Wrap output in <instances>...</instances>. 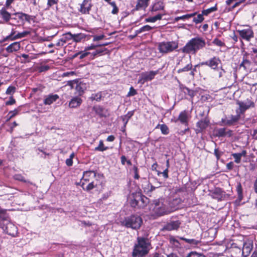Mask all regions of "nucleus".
I'll return each mask as SVG.
<instances>
[{"mask_svg":"<svg viewBox=\"0 0 257 257\" xmlns=\"http://www.w3.org/2000/svg\"><path fill=\"white\" fill-rule=\"evenodd\" d=\"M206 45L205 40L201 37H196L190 39L182 48L184 53L195 55L197 52L202 49Z\"/></svg>","mask_w":257,"mask_h":257,"instance_id":"nucleus-1","label":"nucleus"},{"mask_svg":"<svg viewBox=\"0 0 257 257\" xmlns=\"http://www.w3.org/2000/svg\"><path fill=\"white\" fill-rule=\"evenodd\" d=\"M151 246V243L147 238L138 237L137 243L135 244L132 252L133 257H144L148 253Z\"/></svg>","mask_w":257,"mask_h":257,"instance_id":"nucleus-2","label":"nucleus"},{"mask_svg":"<svg viewBox=\"0 0 257 257\" xmlns=\"http://www.w3.org/2000/svg\"><path fill=\"white\" fill-rule=\"evenodd\" d=\"M119 222L122 226L137 230L141 227L143 223V219L140 216L133 214L121 218Z\"/></svg>","mask_w":257,"mask_h":257,"instance_id":"nucleus-3","label":"nucleus"},{"mask_svg":"<svg viewBox=\"0 0 257 257\" xmlns=\"http://www.w3.org/2000/svg\"><path fill=\"white\" fill-rule=\"evenodd\" d=\"M178 47V43L176 41H163L158 43V49L161 53L168 54L173 52Z\"/></svg>","mask_w":257,"mask_h":257,"instance_id":"nucleus-4","label":"nucleus"},{"mask_svg":"<svg viewBox=\"0 0 257 257\" xmlns=\"http://www.w3.org/2000/svg\"><path fill=\"white\" fill-rule=\"evenodd\" d=\"M0 227L10 235L15 236L17 234V227L9 221V217L0 224Z\"/></svg>","mask_w":257,"mask_h":257,"instance_id":"nucleus-5","label":"nucleus"},{"mask_svg":"<svg viewBox=\"0 0 257 257\" xmlns=\"http://www.w3.org/2000/svg\"><path fill=\"white\" fill-rule=\"evenodd\" d=\"M236 104L239 106V107L236 109V113L239 114L240 116L243 114L246 110L255 106L254 103L248 98L244 101L237 100Z\"/></svg>","mask_w":257,"mask_h":257,"instance_id":"nucleus-6","label":"nucleus"},{"mask_svg":"<svg viewBox=\"0 0 257 257\" xmlns=\"http://www.w3.org/2000/svg\"><path fill=\"white\" fill-rule=\"evenodd\" d=\"M240 115L236 113V115H225L221 119L219 124L221 126H232L237 124L240 119Z\"/></svg>","mask_w":257,"mask_h":257,"instance_id":"nucleus-7","label":"nucleus"},{"mask_svg":"<svg viewBox=\"0 0 257 257\" xmlns=\"http://www.w3.org/2000/svg\"><path fill=\"white\" fill-rule=\"evenodd\" d=\"M67 84L70 86L71 88H75L76 91V94L78 96L82 95L87 88L86 83L79 82L77 80L69 81L68 82Z\"/></svg>","mask_w":257,"mask_h":257,"instance_id":"nucleus-8","label":"nucleus"},{"mask_svg":"<svg viewBox=\"0 0 257 257\" xmlns=\"http://www.w3.org/2000/svg\"><path fill=\"white\" fill-rule=\"evenodd\" d=\"M158 72L159 70H156L145 72L141 73L139 79V83L143 84L146 82L151 81L154 78L155 76L158 73Z\"/></svg>","mask_w":257,"mask_h":257,"instance_id":"nucleus-9","label":"nucleus"},{"mask_svg":"<svg viewBox=\"0 0 257 257\" xmlns=\"http://www.w3.org/2000/svg\"><path fill=\"white\" fill-rule=\"evenodd\" d=\"M92 4L91 0H83L81 4H79L78 11L83 15L89 14L91 10Z\"/></svg>","mask_w":257,"mask_h":257,"instance_id":"nucleus-10","label":"nucleus"},{"mask_svg":"<svg viewBox=\"0 0 257 257\" xmlns=\"http://www.w3.org/2000/svg\"><path fill=\"white\" fill-rule=\"evenodd\" d=\"M237 32L238 33L242 39L248 42L250 41L254 37L253 32L250 27L242 30H238Z\"/></svg>","mask_w":257,"mask_h":257,"instance_id":"nucleus-11","label":"nucleus"},{"mask_svg":"<svg viewBox=\"0 0 257 257\" xmlns=\"http://www.w3.org/2000/svg\"><path fill=\"white\" fill-rule=\"evenodd\" d=\"M253 243L252 239H247L244 241L241 247L243 257H247L249 255L253 249Z\"/></svg>","mask_w":257,"mask_h":257,"instance_id":"nucleus-12","label":"nucleus"},{"mask_svg":"<svg viewBox=\"0 0 257 257\" xmlns=\"http://www.w3.org/2000/svg\"><path fill=\"white\" fill-rule=\"evenodd\" d=\"M96 172L94 171H86L83 172V177L81 180V186L83 187L86 183L93 181L95 178Z\"/></svg>","mask_w":257,"mask_h":257,"instance_id":"nucleus-13","label":"nucleus"},{"mask_svg":"<svg viewBox=\"0 0 257 257\" xmlns=\"http://www.w3.org/2000/svg\"><path fill=\"white\" fill-rule=\"evenodd\" d=\"M14 16H16L18 18V23H21L23 24L25 23V22H28L31 23L32 21L34 20V17L32 16L28 15L22 12H17L13 14Z\"/></svg>","mask_w":257,"mask_h":257,"instance_id":"nucleus-14","label":"nucleus"},{"mask_svg":"<svg viewBox=\"0 0 257 257\" xmlns=\"http://www.w3.org/2000/svg\"><path fill=\"white\" fill-rule=\"evenodd\" d=\"M221 63V61L219 58L213 57L208 61L202 62L200 63L201 65H206L210 67L211 69L216 70L218 68V65Z\"/></svg>","mask_w":257,"mask_h":257,"instance_id":"nucleus-15","label":"nucleus"},{"mask_svg":"<svg viewBox=\"0 0 257 257\" xmlns=\"http://www.w3.org/2000/svg\"><path fill=\"white\" fill-rule=\"evenodd\" d=\"M230 252L234 257H243L241 247L239 246L236 243L231 244Z\"/></svg>","mask_w":257,"mask_h":257,"instance_id":"nucleus-16","label":"nucleus"},{"mask_svg":"<svg viewBox=\"0 0 257 257\" xmlns=\"http://www.w3.org/2000/svg\"><path fill=\"white\" fill-rule=\"evenodd\" d=\"M189 120V113L186 110L181 111L177 118L175 121L176 122L178 120L182 124L185 125H188Z\"/></svg>","mask_w":257,"mask_h":257,"instance_id":"nucleus-17","label":"nucleus"},{"mask_svg":"<svg viewBox=\"0 0 257 257\" xmlns=\"http://www.w3.org/2000/svg\"><path fill=\"white\" fill-rule=\"evenodd\" d=\"M211 197L217 200H222L225 196V192L221 189L215 188L211 193Z\"/></svg>","mask_w":257,"mask_h":257,"instance_id":"nucleus-18","label":"nucleus"},{"mask_svg":"<svg viewBox=\"0 0 257 257\" xmlns=\"http://www.w3.org/2000/svg\"><path fill=\"white\" fill-rule=\"evenodd\" d=\"M209 123L210 121L207 117H205L199 120L196 124V126L199 128L197 133L201 132L205 130L209 126Z\"/></svg>","mask_w":257,"mask_h":257,"instance_id":"nucleus-19","label":"nucleus"},{"mask_svg":"<svg viewBox=\"0 0 257 257\" xmlns=\"http://www.w3.org/2000/svg\"><path fill=\"white\" fill-rule=\"evenodd\" d=\"M59 96L57 94H50L46 95L44 97V104L45 105H51L55 102L58 98Z\"/></svg>","mask_w":257,"mask_h":257,"instance_id":"nucleus-20","label":"nucleus"},{"mask_svg":"<svg viewBox=\"0 0 257 257\" xmlns=\"http://www.w3.org/2000/svg\"><path fill=\"white\" fill-rule=\"evenodd\" d=\"M82 102L81 98L79 96H75L72 98L69 103L70 108H76L80 105Z\"/></svg>","mask_w":257,"mask_h":257,"instance_id":"nucleus-21","label":"nucleus"},{"mask_svg":"<svg viewBox=\"0 0 257 257\" xmlns=\"http://www.w3.org/2000/svg\"><path fill=\"white\" fill-rule=\"evenodd\" d=\"M21 45L20 42H14L11 45H9L6 49L8 53H13L14 52L18 51L20 50Z\"/></svg>","mask_w":257,"mask_h":257,"instance_id":"nucleus-22","label":"nucleus"},{"mask_svg":"<svg viewBox=\"0 0 257 257\" xmlns=\"http://www.w3.org/2000/svg\"><path fill=\"white\" fill-rule=\"evenodd\" d=\"M180 223L178 220L171 221L165 226V229L167 230L177 229L180 226Z\"/></svg>","mask_w":257,"mask_h":257,"instance_id":"nucleus-23","label":"nucleus"},{"mask_svg":"<svg viewBox=\"0 0 257 257\" xmlns=\"http://www.w3.org/2000/svg\"><path fill=\"white\" fill-rule=\"evenodd\" d=\"M251 64V62L248 59L247 53H245L243 55L242 61L240 65V67H243L244 69L248 68Z\"/></svg>","mask_w":257,"mask_h":257,"instance_id":"nucleus-24","label":"nucleus"},{"mask_svg":"<svg viewBox=\"0 0 257 257\" xmlns=\"http://www.w3.org/2000/svg\"><path fill=\"white\" fill-rule=\"evenodd\" d=\"M246 155V151L243 150L241 153H233L232 154V156L234 159V162L236 163H240L241 162V158L242 157H245Z\"/></svg>","mask_w":257,"mask_h":257,"instance_id":"nucleus-25","label":"nucleus"},{"mask_svg":"<svg viewBox=\"0 0 257 257\" xmlns=\"http://www.w3.org/2000/svg\"><path fill=\"white\" fill-rule=\"evenodd\" d=\"M165 7V5L163 2L161 1H159L156 2L152 6V11H158L160 10H163Z\"/></svg>","mask_w":257,"mask_h":257,"instance_id":"nucleus-26","label":"nucleus"},{"mask_svg":"<svg viewBox=\"0 0 257 257\" xmlns=\"http://www.w3.org/2000/svg\"><path fill=\"white\" fill-rule=\"evenodd\" d=\"M62 43L65 45L66 43H68L73 39L72 34L70 33H67L63 34L60 38Z\"/></svg>","mask_w":257,"mask_h":257,"instance_id":"nucleus-27","label":"nucleus"},{"mask_svg":"<svg viewBox=\"0 0 257 257\" xmlns=\"http://www.w3.org/2000/svg\"><path fill=\"white\" fill-rule=\"evenodd\" d=\"M0 16L7 22L11 18L10 13L7 12L5 8H2V9L0 10Z\"/></svg>","mask_w":257,"mask_h":257,"instance_id":"nucleus-28","label":"nucleus"},{"mask_svg":"<svg viewBox=\"0 0 257 257\" xmlns=\"http://www.w3.org/2000/svg\"><path fill=\"white\" fill-rule=\"evenodd\" d=\"M150 0H138L136 8L137 10H140L146 8L149 5Z\"/></svg>","mask_w":257,"mask_h":257,"instance_id":"nucleus-29","label":"nucleus"},{"mask_svg":"<svg viewBox=\"0 0 257 257\" xmlns=\"http://www.w3.org/2000/svg\"><path fill=\"white\" fill-rule=\"evenodd\" d=\"M156 128H160L162 134L167 135L169 133V129L168 126L165 124H158Z\"/></svg>","mask_w":257,"mask_h":257,"instance_id":"nucleus-30","label":"nucleus"},{"mask_svg":"<svg viewBox=\"0 0 257 257\" xmlns=\"http://www.w3.org/2000/svg\"><path fill=\"white\" fill-rule=\"evenodd\" d=\"M73 39L72 40H73L74 42H80L83 40H85L86 38V35L82 33H79L77 34H74L72 35Z\"/></svg>","mask_w":257,"mask_h":257,"instance_id":"nucleus-31","label":"nucleus"},{"mask_svg":"<svg viewBox=\"0 0 257 257\" xmlns=\"http://www.w3.org/2000/svg\"><path fill=\"white\" fill-rule=\"evenodd\" d=\"M134 111H130L125 115L122 116V121L124 123V128L126 127L127 123L131 117L134 115Z\"/></svg>","mask_w":257,"mask_h":257,"instance_id":"nucleus-32","label":"nucleus"},{"mask_svg":"<svg viewBox=\"0 0 257 257\" xmlns=\"http://www.w3.org/2000/svg\"><path fill=\"white\" fill-rule=\"evenodd\" d=\"M152 29H153V28L151 27L149 25H147L144 26L143 27H141L139 29L136 31V32H135L136 35H138V34H139L141 33H143V32L150 31Z\"/></svg>","mask_w":257,"mask_h":257,"instance_id":"nucleus-33","label":"nucleus"},{"mask_svg":"<svg viewBox=\"0 0 257 257\" xmlns=\"http://www.w3.org/2000/svg\"><path fill=\"white\" fill-rule=\"evenodd\" d=\"M30 34V32L25 31L21 33H18L12 39V41H14L18 39L24 38Z\"/></svg>","mask_w":257,"mask_h":257,"instance_id":"nucleus-34","label":"nucleus"},{"mask_svg":"<svg viewBox=\"0 0 257 257\" xmlns=\"http://www.w3.org/2000/svg\"><path fill=\"white\" fill-rule=\"evenodd\" d=\"M215 133L216 137H224L226 136V128L224 127L217 128L215 130Z\"/></svg>","mask_w":257,"mask_h":257,"instance_id":"nucleus-35","label":"nucleus"},{"mask_svg":"<svg viewBox=\"0 0 257 257\" xmlns=\"http://www.w3.org/2000/svg\"><path fill=\"white\" fill-rule=\"evenodd\" d=\"M8 215L7 213V210L4 209H2L0 207V224L2 223L4 221H5L7 218H8Z\"/></svg>","mask_w":257,"mask_h":257,"instance_id":"nucleus-36","label":"nucleus"},{"mask_svg":"<svg viewBox=\"0 0 257 257\" xmlns=\"http://www.w3.org/2000/svg\"><path fill=\"white\" fill-rule=\"evenodd\" d=\"M102 97V93L101 92H98L96 93L92 94L90 98L92 100L100 101L101 100Z\"/></svg>","mask_w":257,"mask_h":257,"instance_id":"nucleus-37","label":"nucleus"},{"mask_svg":"<svg viewBox=\"0 0 257 257\" xmlns=\"http://www.w3.org/2000/svg\"><path fill=\"white\" fill-rule=\"evenodd\" d=\"M162 15L161 14H158L155 16L149 17L148 18H147L145 21L146 22H150V23H155L157 20H160L162 18Z\"/></svg>","mask_w":257,"mask_h":257,"instance_id":"nucleus-38","label":"nucleus"},{"mask_svg":"<svg viewBox=\"0 0 257 257\" xmlns=\"http://www.w3.org/2000/svg\"><path fill=\"white\" fill-rule=\"evenodd\" d=\"M108 149V148L107 147L104 146L103 141L100 140L99 142V145L97 147L95 148L94 151L103 152L107 150Z\"/></svg>","mask_w":257,"mask_h":257,"instance_id":"nucleus-39","label":"nucleus"},{"mask_svg":"<svg viewBox=\"0 0 257 257\" xmlns=\"http://www.w3.org/2000/svg\"><path fill=\"white\" fill-rule=\"evenodd\" d=\"M97 186V184H95L93 181H90L88 184L85 187L84 186L83 188V190L87 191H89Z\"/></svg>","mask_w":257,"mask_h":257,"instance_id":"nucleus-40","label":"nucleus"},{"mask_svg":"<svg viewBox=\"0 0 257 257\" xmlns=\"http://www.w3.org/2000/svg\"><path fill=\"white\" fill-rule=\"evenodd\" d=\"M217 10V7L216 5L214 7H212L211 8H210L209 9H207L206 10H204L202 11V13L204 16H208L210 13L215 12Z\"/></svg>","mask_w":257,"mask_h":257,"instance_id":"nucleus-41","label":"nucleus"},{"mask_svg":"<svg viewBox=\"0 0 257 257\" xmlns=\"http://www.w3.org/2000/svg\"><path fill=\"white\" fill-rule=\"evenodd\" d=\"M180 239L184 240L186 242L189 243L190 244H191L193 246L198 245L199 242L198 240L195 239H187V238H185L184 237H181V238H180Z\"/></svg>","mask_w":257,"mask_h":257,"instance_id":"nucleus-42","label":"nucleus"},{"mask_svg":"<svg viewBox=\"0 0 257 257\" xmlns=\"http://www.w3.org/2000/svg\"><path fill=\"white\" fill-rule=\"evenodd\" d=\"M204 19L203 15L202 13H201L198 14L196 17H195V16L193 17V22L196 24H198L203 22Z\"/></svg>","mask_w":257,"mask_h":257,"instance_id":"nucleus-43","label":"nucleus"},{"mask_svg":"<svg viewBox=\"0 0 257 257\" xmlns=\"http://www.w3.org/2000/svg\"><path fill=\"white\" fill-rule=\"evenodd\" d=\"M192 65L191 63L188 64L184 67L179 69L178 70L177 72L178 73H182L184 72H188L192 69Z\"/></svg>","mask_w":257,"mask_h":257,"instance_id":"nucleus-44","label":"nucleus"},{"mask_svg":"<svg viewBox=\"0 0 257 257\" xmlns=\"http://www.w3.org/2000/svg\"><path fill=\"white\" fill-rule=\"evenodd\" d=\"M138 198L140 201V204L142 205V207H144L147 203L148 198L144 196H139Z\"/></svg>","mask_w":257,"mask_h":257,"instance_id":"nucleus-45","label":"nucleus"},{"mask_svg":"<svg viewBox=\"0 0 257 257\" xmlns=\"http://www.w3.org/2000/svg\"><path fill=\"white\" fill-rule=\"evenodd\" d=\"M75 157L74 153H72L69 156V158L66 160L65 163L67 166L71 167L73 165V159Z\"/></svg>","mask_w":257,"mask_h":257,"instance_id":"nucleus-46","label":"nucleus"},{"mask_svg":"<svg viewBox=\"0 0 257 257\" xmlns=\"http://www.w3.org/2000/svg\"><path fill=\"white\" fill-rule=\"evenodd\" d=\"M131 205L133 207H136L137 206H138L139 207H142V205H141V204H140V201L138 199V197L131 200Z\"/></svg>","mask_w":257,"mask_h":257,"instance_id":"nucleus-47","label":"nucleus"},{"mask_svg":"<svg viewBox=\"0 0 257 257\" xmlns=\"http://www.w3.org/2000/svg\"><path fill=\"white\" fill-rule=\"evenodd\" d=\"M197 14L196 12L192 13V14H186L182 16H180L181 20L185 21L186 20H188L189 19L192 18L194 17Z\"/></svg>","mask_w":257,"mask_h":257,"instance_id":"nucleus-48","label":"nucleus"},{"mask_svg":"<svg viewBox=\"0 0 257 257\" xmlns=\"http://www.w3.org/2000/svg\"><path fill=\"white\" fill-rule=\"evenodd\" d=\"M212 43L214 45L219 47H222L225 46L224 43L222 42L221 40L217 38L214 39L212 41Z\"/></svg>","mask_w":257,"mask_h":257,"instance_id":"nucleus-49","label":"nucleus"},{"mask_svg":"<svg viewBox=\"0 0 257 257\" xmlns=\"http://www.w3.org/2000/svg\"><path fill=\"white\" fill-rule=\"evenodd\" d=\"M14 178L16 180L24 182H27V181L25 179L24 176H23L21 174H16L14 176Z\"/></svg>","mask_w":257,"mask_h":257,"instance_id":"nucleus-50","label":"nucleus"},{"mask_svg":"<svg viewBox=\"0 0 257 257\" xmlns=\"http://www.w3.org/2000/svg\"><path fill=\"white\" fill-rule=\"evenodd\" d=\"M133 171H134V179L138 180L140 178V176L139 174V169L138 167L134 165L133 167Z\"/></svg>","mask_w":257,"mask_h":257,"instance_id":"nucleus-51","label":"nucleus"},{"mask_svg":"<svg viewBox=\"0 0 257 257\" xmlns=\"http://www.w3.org/2000/svg\"><path fill=\"white\" fill-rule=\"evenodd\" d=\"M47 6L46 8V10H49V9L54 5L57 3V0H47Z\"/></svg>","mask_w":257,"mask_h":257,"instance_id":"nucleus-52","label":"nucleus"},{"mask_svg":"<svg viewBox=\"0 0 257 257\" xmlns=\"http://www.w3.org/2000/svg\"><path fill=\"white\" fill-rule=\"evenodd\" d=\"M16 91V87L15 86H10L6 90V93L7 94V95H12L13 94V93H14V92H15Z\"/></svg>","mask_w":257,"mask_h":257,"instance_id":"nucleus-53","label":"nucleus"},{"mask_svg":"<svg viewBox=\"0 0 257 257\" xmlns=\"http://www.w3.org/2000/svg\"><path fill=\"white\" fill-rule=\"evenodd\" d=\"M90 53L87 52V50L85 49L84 51H80L79 52L77 55H80V59H83L87 56H88Z\"/></svg>","mask_w":257,"mask_h":257,"instance_id":"nucleus-54","label":"nucleus"},{"mask_svg":"<svg viewBox=\"0 0 257 257\" xmlns=\"http://www.w3.org/2000/svg\"><path fill=\"white\" fill-rule=\"evenodd\" d=\"M186 257H205L202 254L198 253L196 252L192 251L188 253Z\"/></svg>","mask_w":257,"mask_h":257,"instance_id":"nucleus-55","label":"nucleus"},{"mask_svg":"<svg viewBox=\"0 0 257 257\" xmlns=\"http://www.w3.org/2000/svg\"><path fill=\"white\" fill-rule=\"evenodd\" d=\"M137 94V90L134 88L133 87H131L130 91L127 94V97H131L136 95Z\"/></svg>","mask_w":257,"mask_h":257,"instance_id":"nucleus-56","label":"nucleus"},{"mask_svg":"<svg viewBox=\"0 0 257 257\" xmlns=\"http://www.w3.org/2000/svg\"><path fill=\"white\" fill-rule=\"evenodd\" d=\"M49 69L50 67L48 65H41L38 67V70L40 72L46 71Z\"/></svg>","mask_w":257,"mask_h":257,"instance_id":"nucleus-57","label":"nucleus"},{"mask_svg":"<svg viewBox=\"0 0 257 257\" xmlns=\"http://www.w3.org/2000/svg\"><path fill=\"white\" fill-rule=\"evenodd\" d=\"M157 210V213L160 216H162L167 213V210L164 208H158Z\"/></svg>","mask_w":257,"mask_h":257,"instance_id":"nucleus-58","label":"nucleus"},{"mask_svg":"<svg viewBox=\"0 0 257 257\" xmlns=\"http://www.w3.org/2000/svg\"><path fill=\"white\" fill-rule=\"evenodd\" d=\"M93 37V41L94 42H96L103 39L105 37V36L104 34H101L99 35H95Z\"/></svg>","mask_w":257,"mask_h":257,"instance_id":"nucleus-59","label":"nucleus"},{"mask_svg":"<svg viewBox=\"0 0 257 257\" xmlns=\"http://www.w3.org/2000/svg\"><path fill=\"white\" fill-rule=\"evenodd\" d=\"M107 44H108L107 43H105V44H103L98 45L92 44L91 46L87 47L85 49L87 51L89 50H93V49H94L96 47L100 46H106V45H107Z\"/></svg>","mask_w":257,"mask_h":257,"instance_id":"nucleus-60","label":"nucleus"},{"mask_svg":"<svg viewBox=\"0 0 257 257\" xmlns=\"http://www.w3.org/2000/svg\"><path fill=\"white\" fill-rule=\"evenodd\" d=\"M186 93L185 94H188L191 98H193L195 96L196 93L195 91L188 88H187V90H186Z\"/></svg>","mask_w":257,"mask_h":257,"instance_id":"nucleus-61","label":"nucleus"},{"mask_svg":"<svg viewBox=\"0 0 257 257\" xmlns=\"http://www.w3.org/2000/svg\"><path fill=\"white\" fill-rule=\"evenodd\" d=\"M214 155L216 156L217 160H219L220 156L222 155V152L218 150V149H215L214 152Z\"/></svg>","mask_w":257,"mask_h":257,"instance_id":"nucleus-62","label":"nucleus"},{"mask_svg":"<svg viewBox=\"0 0 257 257\" xmlns=\"http://www.w3.org/2000/svg\"><path fill=\"white\" fill-rule=\"evenodd\" d=\"M15 102H16L15 99L12 96H11L10 97L9 100L6 102V105H12V104H14V103H15Z\"/></svg>","mask_w":257,"mask_h":257,"instance_id":"nucleus-63","label":"nucleus"},{"mask_svg":"<svg viewBox=\"0 0 257 257\" xmlns=\"http://www.w3.org/2000/svg\"><path fill=\"white\" fill-rule=\"evenodd\" d=\"M15 30L14 29H12L11 34L9 36L6 37V38H5V40H10L12 41V39L15 36Z\"/></svg>","mask_w":257,"mask_h":257,"instance_id":"nucleus-64","label":"nucleus"}]
</instances>
